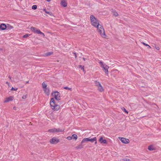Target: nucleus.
I'll use <instances>...</instances> for the list:
<instances>
[{
  "label": "nucleus",
  "instance_id": "31",
  "mask_svg": "<svg viewBox=\"0 0 161 161\" xmlns=\"http://www.w3.org/2000/svg\"><path fill=\"white\" fill-rule=\"evenodd\" d=\"M144 45L146 46H148L149 48H151V47L149 46L148 45V44L145 43L144 42H142Z\"/></svg>",
  "mask_w": 161,
  "mask_h": 161
},
{
  "label": "nucleus",
  "instance_id": "41",
  "mask_svg": "<svg viewBox=\"0 0 161 161\" xmlns=\"http://www.w3.org/2000/svg\"><path fill=\"white\" fill-rule=\"evenodd\" d=\"M13 27L12 26H9V29H12Z\"/></svg>",
  "mask_w": 161,
  "mask_h": 161
},
{
  "label": "nucleus",
  "instance_id": "40",
  "mask_svg": "<svg viewBox=\"0 0 161 161\" xmlns=\"http://www.w3.org/2000/svg\"><path fill=\"white\" fill-rule=\"evenodd\" d=\"M125 160L126 161H131L128 158H126V159Z\"/></svg>",
  "mask_w": 161,
  "mask_h": 161
},
{
  "label": "nucleus",
  "instance_id": "28",
  "mask_svg": "<svg viewBox=\"0 0 161 161\" xmlns=\"http://www.w3.org/2000/svg\"><path fill=\"white\" fill-rule=\"evenodd\" d=\"M38 34H40V35H41V36L43 37L45 36V35L43 33L41 32L40 31H39Z\"/></svg>",
  "mask_w": 161,
  "mask_h": 161
},
{
  "label": "nucleus",
  "instance_id": "21",
  "mask_svg": "<svg viewBox=\"0 0 161 161\" xmlns=\"http://www.w3.org/2000/svg\"><path fill=\"white\" fill-rule=\"evenodd\" d=\"M95 83L96 85L98 87V86H99L100 85H101L100 83H99V82H98L97 81H95Z\"/></svg>",
  "mask_w": 161,
  "mask_h": 161
},
{
  "label": "nucleus",
  "instance_id": "4",
  "mask_svg": "<svg viewBox=\"0 0 161 161\" xmlns=\"http://www.w3.org/2000/svg\"><path fill=\"white\" fill-rule=\"evenodd\" d=\"M96 140L97 138L96 137L91 138L90 137L84 138L82 140L81 143V144H83L84 143L88 141L90 142H94L95 140Z\"/></svg>",
  "mask_w": 161,
  "mask_h": 161
},
{
  "label": "nucleus",
  "instance_id": "6",
  "mask_svg": "<svg viewBox=\"0 0 161 161\" xmlns=\"http://www.w3.org/2000/svg\"><path fill=\"white\" fill-rule=\"evenodd\" d=\"M53 95L56 100L58 101L60 99V93L59 92H54L53 93Z\"/></svg>",
  "mask_w": 161,
  "mask_h": 161
},
{
  "label": "nucleus",
  "instance_id": "32",
  "mask_svg": "<svg viewBox=\"0 0 161 161\" xmlns=\"http://www.w3.org/2000/svg\"><path fill=\"white\" fill-rule=\"evenodd\" d=\"M17 89L18 88H14L12 87L11 89V90L12 91H16Z\"/></svg>",
  "mask_w": 161,
  "mask_h": 161
},
{
  "label": "nucleus",
  "instance_id": "38",
  "mask_svg": "<svg viewBox=\"0 0 161 161\" xmlns=\"http://www.w3.org/2000/svg\"><path fill=\"white\" fill-rule=\"evenodd\" d=\"M73 53L75 55V58H76L77 57L76 54V53H75V52H73Z\"/></svg>",
  "mask_w": 161,
  "mask_h": 161
},
{
  "label": "nucleus",
  "instance_id": "42",
  "mask_svg": "<svg viewBox=\"0 0 161 161\" xmlns=\"http://www.w3.org/2000/svg\"><path fill=\"white\" fill-rule=\"evenodd\" d=\"M6 84H7L8 85H9V83L8 82V81H7V82H6Z\"/></svg>",
  "mask_w": 161,
  "mask_h": 161
},
{
  "label": "nucleus",
  "instance_id": "24",
  "mask_svg": "<svg viewBox=\"0 0 161 161\" xmlns=\"http://www.w3.org/2000/svg\"><path fill=\"white\" fill-rule=\"evenodd\" d=\"M121 109L124 112L126 113L127 114H128V112L126 110V109L124 107L122 108Z\"/></svg>",
  "mask_w": 161,
  "mask_h": 161
},
{
  "label": "nucleus",
  "instance_id": "35",
  "mask_svg": "<svg viewBox=\"0 0 161 161\" xmlns=\"http://www.w3.org/2000/svg\"><path fill=\"white\" fill-rule=\"evenodd\" d=\"M79 66L80 68H81V69H82L83 70H84V69L83 68V67H82V65H79Z\"/></svg>",
  "mask_w": 161,
  "mask_h": 161
},
{
  "label": "nucleus",
  "instance_id": "7",
  "mask_svg": "<svg viewBox=\"0 0 161 161\" xmlns=\"http://www.w3.org/2000/svg\"><path fill=\"white\" fill-rule=\"evenodd\" d=\"M59 139L56 137H53L50 141V142L51 144H56L59 142Z\"/></svg>",
  "mask_w": 161,
  "mask_h": 161
},
{
  "label": "nucleus",
  "instance_id": "46",
  "mask_svg": "<svg viewBox=\"0 0 161 161\" xmlns=\"http://www.w3.org/2000/svg\"><path fill=\"white\" fill-rule=\"evenodd\" d=\"M83 59L84 60V61H85V60L86 59V58H83Z\"/></svg>",
  "mask_w": 161,
  "mask_h": 161
},
{
  "label": "nucleus",
  "instance_id": "27",
  "mask_svg": "<svg viewBox=\"0 0 161 161\" xmlns=\"http://www.w3.org/2000/svg\"><path fill=\"white\" fill-rule=\"evenodd\" d=\"M32 8L33 9H36L37 8V6L36 5H33L32 7Z\"/></svg>",
  "mask_w": 161,
  "mask_h": 161
},
{
  "label": "nucleus",
  "instance_id": "34",
  "mask_svg": "<svg viewBox=\"0 0 161 161\" xmlns=\"http://www.w3.org/2000/svg\"><path fill=\"white\" fill-rule=\"evenodd\" d=\"M64 88L68 90H70L71 88H69L68 87H64Z\"/></svg>",
  "mask_w": 161,
  "mask_h": 161
},
{
  "label": "nucleus",
  "instance_id": "48",
  "mask_svg": "<svg viewBox=\"0 0 161 161\" xmlns=\"http://www.w3.org/2000/svg\"><path fill=\"white\" fill-rule=\"evenodd\" d=\"M8 77H9V78L10 79H11V77H10V76H9Z\"/></svg>",
  "mask_w": 161,
  "mask_h": 161
},
{
  "label": "nucleus",
  "instance_id": "16",
  "mask_svg": "<svg viewBox=\"0 0 161 161\" xmlns=\"http://www.w3.org/2000/svg\"><path fill=\"white\" fill-rule=\"evenodd\" d=\"M98 90L100 92H102L103 91V89L101 85H100L97 87Z\"/></svg>",
  "mask_w": 161,
  "mask_h": 161
},
{
  "label": "nucleus",
  "instance_id": "45",
  "mask_svg": "<svg viewBox=\"0 0 161 161\" xmlns=\"http://www.w3.org/2000/svg\"><path fill=\"white\" fill-rule=\"evenodd\" d=\"M47 1L48 2H49L50 1V0H47Z\"/></svg>",
  "mask_w": 161,
  "mask_h": 161
},
{
  "label": "nucleus",
  "instance_id": "2",
  "mask_svg": "<svg viewBox=\"0 0 161 161\" xmlns=\"http://www.w3.org/2000/svg\"><path fill=\"white\" fill-rule=\"evenodd\" d=\"M97 28L98 30V32L100 33L102 37L103 38H105L106 36V35L103 27L101 25H99Z\"/></svg>",
  "mask_w": 161,
  "mask_h": 161
},
{
  "label": "nucleus",
  "instance_id": "29",
  "mask_svg": "<svg viewBox=\"0 0 161 161\" xmlns=\"http://www.w3.org/2000/svg\"><path fill=\"white\" fill-rule=\"evenodd\" d=\"M30 35V34H25L23 36V38H26L28 37Z\"/></svg>",
  "mask_w": 161,
  "mask_h": 161
},
{
  "label": "nucleus",
  "instance_id": "8",
  "mask_svg": "<svg viewBox=\"0 0 161 161\" xmlns=\"http://www.w3.org/2000/svg\"><path fill=\"white\" fill-rule=\"evenodd\" d=\"M50 104L51 106L52 107V108L54 109L55 108V107L57 105L55 103V101L53 98H51L50 101Z\"/></svg>",
  "mask_w": 161,
  "mask_h": 161
},
{
  "label": "nucleus",
  "instance_id": "15",
  "mask_svg": "<svg viewBox=\"0 0 161 161\" xmlns=\"http://www.w3.org/2000/svg\"><path fill=\"white\" fill-rule=\"evenodd\" d=\"M44 90L45 94L47 95H48L50 94L49 90L47 88H45L44 89Z\"/></svg>",
  "mask_w": 161,
  "mask_h": 161
},
{
  "label": "nucleus",
  "instance_id": "1",
  "mask_svg": "<svg viewBox=\"0 0 161 161\" xmlns=\"http://www.w3.org/2000/svg\"><path fill=\"white\" fill-rule=\"evenodd\" d=\"M90 19L91 24L92 26L97 27L100 25L98 20L93 15L90 16Z\"/></svg>",
  "mask_w": 161,
  "mask_h": 161
},
{
  "label": "nucleus",
  "instance_id": "18",
  "mask_svg": "<svg viewBox=\"0 0 161 161\" xmlns=\"http://www.w3.org/2000/svg\"><path fill=\"white\" fill-rule=\"evenodd\" d=\"M148 149L150 151H153L154 149L153 146L151 145L149 146L148 147Z\"/></svg>",
  "mask_w": 161,
  "mask_h": 161
},
{
  "label": "nucleus",
  "instance_id": "12",
  "mask_svg": "<svg viewBox=\"0 0 161 161\" xmlns=\"http://www.w3.org/2000/svg\"><path fill=\"white\" fill-rule=\"evenodd\" d=\"M14 99V97L12 96H10L7 98L6 100L4 101V103H7L10 101H12Z\"/></svg>",
  "mask_w": 161,
  "mask_h": 161
},
{
  "label": "nucleus",
  "instance_id": "9",
  "mask_svg": "<svg viewBox=\"0 0 161 161\" xmlns=\"http://www.w3.org/2000/svg\"><path fill=\"white\" fill-rule=\"evenodd\" d=\"M119 138L121 141L122 142L124 143H128L130 142L129 140L128 139L121 137H119Z\"/></svg>",
  "mask_w": 161,
  "mask_h": 161
},
{
  "label": "nucleus",
  "instance_id": "13",
  "mask_svg": "<svg viewBox=\"0 0 161 161\" xmlns=\"http://www.w3.org/2000/svg\"><path fill=\"white\" fill-rule=\"evenodd\" d=\"M60 4L63 7H65L67 5V1H61Z\"/></svg>",
  "mask_w": 161,
  "mask_h": 161
},
{
  "label": "nucleus",
  "instance_id": "20",
  "mask_svg": "<svg viewBox=\"0 0 161 161\" xmlns=\"http://www.w3.org/2000/svg\"><path fill=\"white\" fill-rule=\"evenodd\" d=\"M47 85L44 82H43L42 83V86L43 88L44 89H45V88H47Z\"/></svg>",
  "mask_w": 161,
  "mask_h": 161
},
{
  "label": "nucleus",
  "instance_id": "23",
  "mask_svg": "<svg viewBox=\"0 0 161 161\" xmlns=\"http://www.w3.org/2000/svg\"><path fill=\"white\" fill-rule=\"evenodd\" d=\"M59 106L57 105L55 107V108L54 109L55 110L57 111L59 109Z\"/></svg>",
  "mask_w": 161,
  "mask_h": 161
},
{
  "label": "nucleus",
  "instance_id": "14",
  "mask_svg": "<svg viewBox=\"0 0 161 161\" xmlns=\"http://www.w3.org/2000/svg\"><path fill=\"white\" fill-rule=\"evenodd\" d=\"M99 141L101 143L106 144L107 143L106 140L105 139L103 140L102 137L100 138Z\"/></svg>",
  "mask_w": 161,
  "mask_h": 161
},
{
  "label": "nucleus",
  "instance_id": "3",
  "mask_svg": "<svg viewBox=\"0 0 161 161\" xmlns=\"http://www.w3.org/2000/svg\"><path fill=\"white\" fill-rule=\"evenodd\" d=\"M99 63L101 65V67H102L104 70L105 71V73L107 74H108V69L109 67L106 64H104L103 62L102 61H100Z\"/></svg>",
  "mask_w": 161,
  "mask_h": 161
},
{
  "label": "nucleus",
  "instance_id": "5",
  "mask_svg": "<svg viewBox=\"0 0 161 161\" xmlns=\"http://www.w3.org/2000/svg\"><path fill=\"white\" fill-rule=\"evenodd\" d=\"M64 130L60 129L58 128L56 129L55 128H54L53 129H49L48 130V132L54 133V132H58L63 131Z\"/></svg>",
  "mask_w": 161,
  "mask_h": 161
},
{
  "label": "nucleus",
  "instance_id": "37",
  "mask_svg": "<svg viewBox=\"0 0 161 161\" xmlns=\"http://www.w3.org/2000/svg\"><path fill=\"white\" fill-rule=\"evenodd\" d=\"M126 158H125L124 159H121L120 160V161H126Z\"/></svg>",
  "mask_w": 161,
  "mask_h": 161
},
{
  "label": "nucleus",
  "instance_id": "47",
  "mask_svg": "<svg viewBox=\"0 0 161 161\" xmlns=\"http://www.w3.org/2000/svg\"><path fill=\"white\" fill-rule=\"evenodd\" d=\"M28 82H29V81H26V84L28 83Z\"/></svg>",
  "mask_w": 161,
  "mask_h": 161
},
{
  "label": "nucleus",
  "instance_id": "43",
  "mask_svg": "<svg viewBox=\"0 0 161 161\" xmlns=\"http://www.w3.org/2000/svg\"><path fill=\"white\" fill-rule=\"evenodd\" d=\"M94 141L95 142V144H97V140H95Z\"/></svg>",
  "mask_w": 161,
  "mask_h": 161
},
{
  "label": "nucleus",
  "instance_id": "39",
  "mask_svg": "<svg viewBox=\"0 0 161 161\" xmlns=\"http://www.w3.org/2000/svg\"><path fill=\"white\" fill-rule=\"evenodd\" d=\"M112 154L114 155H117V153H115L114 152H113V153H112Z\"/></svg>",
  "mask_w": 161,
  "mask_h": 161
},
{
  "label": "nucleus",
  "instance_id": "33",
  "mask_svg": "<svg viewBox=\"0 0 161 161\" xmlns=\"http://www.w3.org/2000/svg\"><path fill=\"white\" fill-rule=\"evenodd\" d=\"M67 138L68 140H70L72 139V137L70 136H69L67 137Z\"/></svg>",
  "mask_w": 161,
  "mask_h": 161
},
{
  "label": "nucleus",
  "instance_id": "11",
  "mask_svg": "<svg viewBox=\"0 0 161 161\" xmlns=\"http://www.w3.org/2000/svg\"><path fill=\"white\" fill-rule=\"evenodd\" d=\"M7 27L6 25L4 24H2L0 25V30H5Z\"/></svg>",
  "mask_w": 161,
  "mask_h": 161
},
{
  "label": "nucleus",
  "instance_id": "44",
  "mask_svg": "<svg viewBox=\"0 0 161 161\" xmlns=\"http://www.w3.org/2000/svg\"><path fill=\"white\" fill-rule=\"evenodd\" d=\"M67 0H61V1H67Z\"/></svg>",
  "mask_w": 161,
  "mask_h": 161
},
{
  "label": "nucleus",
  "instance_id": "17",
  "mask_svg": "<svg viewBox=\"0 0 161 161\" xmlns=\"http://www.w3.org/2000/svg\"><path fill=\"white\" fill-rule=\"evenodd\" d=\"M82 144H81H81L76 147V148L77 149L82 148L83 147V146Z\"/></svg>",
  "mask_w": 161,
  "mask_h": 161
},
{
  "label": "nucleus",
  "instance_id": "22",
  "mask_svg": "<svg viewBox=\"0 0 161 161\" xmlns=\"http://www.w3.org/2000/svg\"><path fill=\"white\" fill-rule=\"evenodd\" d=\"M52 52H49L46 53L45 55L46 56H49L52 55L53 54Z\"/></svg>",
  "mask_w": 161,
  "mask_h": 161
},
{
  "label": "nucleus",
  "instance_id": "19",
  "mask_svg": "<svg viewBox=\"0 0 161 161\" xmlns=\"http://www.w3.org/2000/svg\"><path fill=\"white\" fill-rule=\"evenodd\" d=\"M71 137H72V139H75V140H76L77 138V136L76 134H73Z\"/></svg>",
  "mask_w": 161,
  "mask_h": 161
},
{
  "label": "nucleus",
  "instance_id": "30",
  "mask_svg": "<svg viewBox=\"0 0 161 161\" xmlns=\"http://www.w3.org/2000/svg\"><path fill=\"white\" fill-rule=\"evenodd\" d=\"M154 47L157 50H159V47L158 46L155 45H154Z\"/></svg>",
  "mask_w": 161,
  "mask_h": 161
},
{
  "label": "nucleus",
  "instance_id": "10",
  "mask_svg": "<svg viewBox=\"0 0 161 161\" xmlns=\"http://www.w3.org/2000/svg\"><path fill=\"white\" fill-rule=\"evenodd\" d=\"M31 30L33 32L35 33L38 34L40 30L39 29H37L36 27L32 26L31 27Z\"/></svg>",
  "mask_w": 161,
  "mask_h": 161
},
{
  "label": "nucleus",
  "instance_id": "25",
  "mask_svg": "<svg viewBox=\"0 0 161 161\" xmlns=\"http://www.w3.org/2000/svg\"><path fill=\"white\" fill-rule=\"evenodd\" d=\"M113 14L115 16H117L118 15V13L117 12H115V11H114L113 12Z\"/></svg>",
  "mask_w": 161,
  "mask_h": 161
},
{
  "label": "nucleus",
  "instance_id": "26",
  "mask_svg": "<svg viewBox=\"0 0 161 161\" xmlns=\"http://www.w3.org/2000/svg\"><path fill=\"white\" fill-rule=\"evenodd\" d=\"M44 10L45 11V13H46L48 14H50L51 15L52 14L50 12H48V11H47L45 10V9H44Z\"/></svg>",
  "mask_w": 161,
  "mask_h": 161
},
{
  "label": "nucleus",
  "instance_id": "36",
  "mask_svg": "<svg viewBox=\"0 0 161 161\" xmlns=\"http://www.w3.org/2000/svg\"><path fill=\"white\" fill-rule=\"evenodd\" d=\"M26 98V95H23L22 97V98L24 99H25Z\"/></svg>",
  "mask_w": 161,
  "mask_h": 161
}]
</instances>
